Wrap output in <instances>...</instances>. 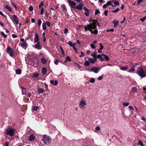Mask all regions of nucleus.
<instances>
[{
    "instance_id": "obj_58",
    "label": "nucleus",
    "mask_w": 146,
    "mask_h": 146,
    "mask_svg": "<svg viewBox=\"0 0 146 146\" xmlns=\"http://www.w3.org/2000/svg\"><path fill=\"white\" fill-rule=\"evenodd\" d=\"M11 4L15 8V10H17V8L16 5L13 3H11Z\"/></svg>"
},
{
    "instance_id": "obj_16",
    "label": "nucleus",
    "mask_w": 146,
    "mask_h": 146,
    "mask_svg": "<svg viewBox=\"0 0 146 146\" xmlns=\"http://www.w3.org/2000/svg\"><path fill=\"white\" fill-rule=\"evenodd\" d=\"M113 23L114 24V27H115L118 25L119 21L116 20H114L113 21Z\"/></svg>"
},
{
    "instance_id": "obj_10",
    "label": "nucleus",
    "mask_w": 146,
    "mask_h": 146,
    "mask_svg": "<svg viewBox=\"0 0 146 146\" xmlns=\"http://www.w3.org/2000/svg\"><path fill=\"white\" fill-rule=\"evenodd\" d=\"M39 36L37 32H36L35 37L34 38V43L38 42H39Z\"/></svg>"
},
{
    "instance_id": "obj_61",
    "label": "nucleus",
    "mask_w": 146,
    "mask_h": 146,
    "mask_svg": "<svg viewBox=\"0 0 146 146\" xmlns=\"http://www.w3.org/2000/svg\"><path fill=\"white\" fill-rule=\"evenodd\" d=\"M100 49L102 50L103 48H104V46L101 43L100 44Z\"/></svg>"
},
{
    "instance_id": "obj_62",
    "label": "nucleus",
    "mask_w": 146,
    "mask_h": 146,
    "mask_svg": "<svg viewBox=\"0 0 146 146\" xmlns=\"http://www.w3.org/2000/svg\"><path fill=\"white\" fill-rule=\"evenodd\" d=\"M0 15L4 17H6V16L4 15V14L3 13V12L2 11H0Z\"/></svg>"
},
{
    "instance_id": "obj_7",
    "label": "nucleus",
    "mask_w": 146,
    "mask_h": 146,
    "mask_svg": "<svg viewBox=\"0 0 146 146\" xmlns=\"http://www.w3.org/2000/svg\"><path fill=\"white\" fill-rule=\"evenodd\" d=\"M101 68L97 67H93L92 68L91 70L88 69V70L90 72H93L95 73H97L100 70Z\"/></svg>"
},
{
    "instance_id": "obj_31",
    "label": "nucleus",
    "mask_w": 146,
    "mask_h": 146,
    "mask_svg": "<svg viewBox=\"0 0 146 146\" xmlns=\"http://www.w3.org/2000/svg\"><path fill=\"white\" fill-rule=\"evenodd\" d=\"M61 8H62V10L63 11L66 10V8L65 5H61Z\"/></svg>"
},
{
    "instance_id": "obj_29",
    "label": "nucleus",
    "mask_w": 146,
    "mask_h": 146,
    "mask_svg": "<svg viewBox=\"0 0 146 146\" xmlns=\"http://www.w3.org/2000/svg\"><path fill=\"white\" fill-rule=\"evenodd\" d=\"M16 73L17 74H20L21 73V71L20 69H18L16 70Z\"/></svg>"
},
{
    "instance_id": "obj_63",
    "label": "nucleus",
    "mask_w": 146,
    "mask_h": 146,
    "mask_svg": "<svg viewBox=\"0 0 146 146\" xmlns=\"http://www.w3.org/2000/svg\"><path fill=\"white\" fill-rule=\"evenodd\" d=\"M102 55H100V54H98L97 56V58L98 59H100L102 57Z\"/></svg>"
},
{
    "instance_id": "obj_1",
    "label": "nucleus",
    "mask_w": 146,
    "mask_h": 146,
    "mask_svg": "<svg viewBox=\"0 0 146 146\" xmlns=\"http://www.w3.org/2000/svg\"><path fill=\"white\" fill-rule=\"evenodd\" d=\"M96 28V24L94 23H90L87 26H84V29L85 31H90L91 33H94L95 35L98 33V30L95 29Z\"/></svg>"
},
{
    "instance_id": "obj_15",
    "label": "nucleus",
    "mask_w": 146,
    "mask_h": 146,
    "mask_svg": "<svg viewBox=\"0 0 146 146\" xmlns=\"http://www.w3.org/2000/svg\"><path fill=\"white\" fill-rule=\"evenodd\" d=\"M50 83L51 84L54 86H56L58 84V82L57 80H50Z\"/></svg>"
},
{
    "instance_id": "obj_30",
    "label": "nucleus",
    "mask_w": 146,
    "mask_h": 146,
    "mask_svg": "<svg viewBox=\"0 0 146 146\" xmlns=\"http://www.w3.org/2000/svg\"><path fill=\"white\" fill-rule=\"evenodd\" d=\"M42 29L45 30H46V24H45L44 23H43L42 24Z\"/></svg>"
},
{
    "instance_id": "obj_56",
    "label": "nucleus",
    "mask_w": 146,
    "mask_h": 146,
    "mask_svg": "<svg viewBox=\"0 0 146 146\" xmlns=\"http://www.w3.org/2000/svg\"><path fill=\"white\" fill-rule=\"evenodd\" d=\"M29 10L31 11H33V7L31 6L29 7Z\"/></svg>"
},
{
    "instance_id": "obj_35",
    "label": "nucleus",
    "mask_w": 146,
    "mask_h": 146,
    "mask_svg": "<svg viewBox=\"0 0 146 146\" xmlns=\"http://www.w3.org/2000/svg\"><path fill=\"white\" fill-rule=\"evenodd\" d=\"M5 6V8L7 9L9 11H12V9H11V8L10 7H9V6H8L7 5H6Z\"/></svg>"
},
{
    "instance_id": "obj_46",
    "label": "nucleus",
    "mask_w": 146,
    "mask_h": 146,
    "mask_svg": "<svg viewBox=\"0 0 146 146\" xmlns=\"http://www.w3.org/2000/svg\"><path fill=\"white\" fill-rule=\"evenodd\" d=\"M1 33L3 36L4 37L6 38L7 37V35L5 34L3 31H1Z\"/></svg>"
},
{
    "instance_id": "obj_6",
    "label": "nucleus",
    "mask_w": 146,
    "mask_h": 146,
    "mask_svg": "<svg viewBox=\"0 0 146 146\" xmlns=\"http://www.w3.org/2000/svg\"><path fill=\"white\" fill-rule=\"evenodd\" d=\"M14 130L13 129L9 128L7 129L6 131V134L7 135L12 136L14 135Z\"/></svg>"
},
{
    "instance_id": "obj_19",
    "label": "nucleus",
    "mask_w": 146,
    "mask_h": 146,
    "mask_svg": "<svg viewBox=\"0 0 146 146\" xmlns=\"http://www.w3.org/2000/svg\"><path fill=\"white\" fill-rule=\"evenodd\" d=\"M39 75V74L38 73L35 72L32 74V76L33 77H38Z\"/></svg>"
},
{
    "instance_id": "obj_36",
    "label": "nucleus",
    "mask_w": 146,
    "mask_h": 146,
    "mask_svg": "<svg viewBox=\"0 0 146 146\" xmlns=\"http://www.w3.org/2000/svg\"><path fill=\"white\" fill-rule=\"evenodd\" d=\"M92 56L93 57H95L96 58V57H97V53H96L95 52H94L92 54Z\"/></svg>"
},
{
    "instance_id": "obj_49",
    "label": "nucleus",
    "mask_w": 146,
    "mask_h": 146,
    "mask_svg": "<svg viewBox=\"0 0 146 146\" xmlns=\"http://www.w3.org/2000/svg\"><path fill=\"white\" fill-rule=\"evenodd\" d=\"M103 75H102V76H100L98 78V79L99 80H101L103 78Z\"/></svg>"
},
{
    "instance_id": "obj_13",
    "label": "nucleus",
    "mask_w": 146,
    "mask_h": 146,
    "mask_svg": "<svg viewBox=\"0 0 146 146\" xmlns=\"http://www.w3.org/2000/svg\"><path fill=\"white\" fill-rule=\"evenodd\" d=\"M21 46L23 48L26 49L27 47L28 44L26 42H24L21 43Z\"/></svg>"
},
{
    "instance_id": "obj_48",
    "label": "nucleus",
    "mask_w": 146,
    "mask_h": 146,
    "mask_svg": "<svg viewBox=\"0 0 146 146\" xmlns=\"http://www.w3.org/2000/svg\"><path fill=\"white\" fill-rule=\"evenodd\" d=\"M146 19V16H145V17H143V18H141L140 19V20L143 22H144L145 20Z\"/></svg>"
},
{
    "instance_id": "obj_51",
    "label": "nucleus",
    "mask_w": 146,
    "mask_h": 146,
    "mask_svg": "<svg viewBox=\"0 0 146 146\" xmlns=\"http://www.w3.org/2000/svg\"><path fill=\"white\" fill-rule=\"evenodd\" d=\"M43 5V3L42 1H41V2L40 3V4L39 6V9L41 8V7Z\"/></svg>"
},
{
    "instance_id": "obj_59",
    "label": "nucleus",
    "mask_w": 146,
    "mask_h": 146,
    "mask_svg": "<svg viewBox=\"0 0 146 146\" xmlns=\"http://www.w3.org/2000/svg\"><path fill=\"white\" fill-rule=\"evenodd\" d=\"M106 31L107 32H109L110 31H111V32H113L114 31V29H107V30H106Z\"/></svg>"
},
{
    "instance_id": "obj_47",
    "label": "nucleus",
    "mask_w": 146,
    "mask_h": 146,
    "mask_svg": "<svg viewBox=\"0 0 146 146\" xmlns=\"http://www.w3.org/2000/svg\"><path fill=\"white\" fill-rule=\"evenodd\" d=\"M44 9L43 7H42L40 10V14L41 15H42L43 14L44 11Z\"/></svg>"
},
{
    "instance_id": "obj_41",
    "label": "nucleus",
    "mask_w": 146,
    "mask_h": 146,
    "mask_svg": "<svg viewBox=\"0 0 146 146\" xmlns=\"http://www.w3.org/2000/svg\"><path fill=\"white\" fill-rule=\"evenodd\" d=\"M143 0H138L137 1V5H139L140 4H141V2L143 1Z\"/></svg>"
},
{
    "instance_id": "obj_37",
    "label": "nucleus",
    "mask_w": 146,
    "mask_h": 146,
    "mask_svg": "<svg viewBox=\"0 0 146 146\" xmlns=\"http://www.w3.org/2000/svg\"><path fill=\"white\" fill-rule=\"evenodd\" d=\"M119 10V8H117L114 10H112L111 11V12L114 13H115L118 12Z\"/></svg>"
},
{
    "instance_id": "obj_26",
    "label": "nucleus",
    "mask_w": 146,
    "mask_h": 146,
    "mask_svg": "<svg viewBox=\"0 0 146 146\" xmlns=\"http://www.w3.org/2000/svg\"><path fill=\"white\" fill-rule=\"evenodd\" d=\"M41 62L43 64H45L46 63V61L45 59L42 58L41 60Z\"/></svg>"
},
{
    "instance_id": "obj_21",
    "label": "nucleus",
    "mask_w": 146,
    "mask_h": 146,
    "mask_svg": "<svg viewBox=\"0 0 146 146\" xmlns=\"http://www.w3.org/2000/svg\"><path fill=\"white\" fill-rule=\"evenodd\" d=\"M68 44L71 47H74L75 43H72V42L70 41L68 42Z\"/></svg>"
},
{
    "instance_id": "obj_57",
    "label": "nucleus",
    "mask_w": 146,
    "mask_h": 146,
    "mask_svg": "<svg viewBox=\"0 0 146 146\" xmlns=\"http://www.w3.org/2000/svg\"><path fill=\"white\" fill-rule=\"evenodd\" d=\"M90 46L93 49H94L95 48V46L93 44H90Z\"/></svg>"
},
{
    "instance_id": "obj_38",
    "label": "nucleus",
    "mask_w": 146,
    "mask_h": 146,
    "mask_svg": "<svg viewBox=\"0 0 146 146\" xmlns=\"http://www.w3.org/2000/svg\"><path fill=\"white\" fill-rule=\"evenodd\" d=\"M100 13V12L98 9H97L95 11V15Z\"/></svg>"
},
{
    "instance_id": "obj_24",
    "label": "nucleus",
    "mask_w": 146,
    "mask_h": 146,
    "mask_svg": "<svg viewBox=\"0 0 146 146\" xmlns=\"http://www.w3.org/2000/svg\"><path fill=\"white\" fill-rule=\"evenodd\" d=\"M89 22L90 23H94L96 24L97 21L95 20H92V18H90L89 20Z\"/></svg>"
},
{
    "instance_id": "obj_40",
    "label": "nucleus",
    "mask_w": 146,
    "mask_h": 146,
    "mask_svg": "<svg viewBox=\"0 0 146 146\" xmlns=\"http://www.w3.org/2000/svg\"><path fill=\"white\" fill-rule=\"evenodd\" d=\"M95 80L93 78H91L90 80V82L92 83H94L95 82Z\"/></svg>"
},
{
    "instance_id": "obj_3",
    "label": "nucleus",
    "mask_w": 146,
    "mask_h": 146,
    "mask_svg": "<svg viewBox=\"0 0 146 146\" xmlns=\"http://www.w3.org/2000/svg\"><path fill=\"white\" fill-rule=\"evenodd\" d=\"M51 137L47 135H43L42 138V140L44 143L47 145H49L51 143Z\"/></svg>"
},
{
    "instance_id": "obj_33",
    "label": "nucleus",
    "mask_w": 146,
    "mask_h": 146,
    "mask_svg": "<svg viewBox=\"0 0 146 146\" xmlns=\"http://www.w3.org/2000/svg\"><path fill=\"white\" fill-rule=\"evenodd\" d=\"M138 145H139L141 146H144L143 143L142 141L140 140H139L138 141Z\"/></svg>"
},
{
    "instance_id": "obj_23",
    "label": "nucleus",
    "mask_w": 146,
    "mask_h": 146,
    "mask_svg": "<svg viewBox=\"0 0 146 146\" xmlns=\"http://www.w3.org/2000/svg\"><path fill=\"white\" fill-rule=\"evenodd\" d=\"M38 91L39 94H42L44 92V90L43 88H39L38 89Z\"/></svg>"
},
{
    "instance_id": "obj_44",
    "label": "nucleus",
    "mask_w": 146,
    "mask_h": 146,
    "mask_svg": "<svg viewBox=\"0 0 146 146\" xmlns=\"http://www.w3.org/2000/svg\"><path fill=\"white\" fill-rule=\"evenodd\" d=\"M71 61V60L69 56H68L66 57V61H68L69 62H70Z\"/></svg>"
},
{
    "instance_id": "obj_64",
    "label": "nucleus",
    "mask_w": 146,
    "mask_h": 146,
    "mask_svg": "<svg viewBox=\"0 0 146 146\" xmlns=\"http://www.w3.org/2000/svg\"><path fill=\"white\" fill-rule=\"evenodd\" d=\"M12 37L13 38H16L17 37V36L15 34H12Z\"/></svg>"
},
{
    "instance_id": "obj_9",
    "label": "nucleus",
    "mask_w": 146,
    "mask_h": 146,
    "mask_svg": "<svg viewBox=\"0 0 146 146\" xmlns=\"http://www.w3.org/2000/svg\"><path fill=\"white\" fill-rule=\"evenodd\" d=\"M33 47L37 49L38 50H40L42 48V46L40 45V42H37L36 44L33 46Z\"/></svg>"
},
{
    "instance_id": "obj_34",
    "label": "nucleus",
    "mask_w": 146,
    "mask_h": 146,
    "mask_svg": "<svg viewBox=\"0 0 146 146\" xmlns=\"http://www.w3.org/2000/svg\"><path fill=\"white\" fill-rule=\"evenodd\" d=\"M39 107L38 106H34L33 108V110L34 111L38 110L39 109Z\"/></svg>"
},
{
    "instance_id": "obj_43",
    "label": "nucleus",
    "mask_w": 146,
    "mask_h": 146,
    "mask_svg": "<svg viewBox=\"0 0 146 146\" xmlns=\"http://www.w3.org/2000/svg\"><path fill=\"white\" fill-rule=\"evenodd\" d=\"M129 104V102H123L122 103V104L123 106H127Z\"/></svg>"
},
{
    "instance_id": "obj_18",
    "label": "nucleus",
    "mask_w": 146,
    "mask_h": 146,
    "mask_svg": "<svg viewBox=\"0 0 146 146\" xmlns=\"http://www.w3.org/2000/svg\"><path fill=\"white\" fill-rule=\"evenodd\" d=\"M86 105V103L85 101H81L80 104H79V105L81 107H83L85 105Z\"/></svg>"
},
{
    "instance_id": "obj_32",
    "label": "nucleus",
    "mask_w": 146,
    "mask_h": 146,
    "mask_svg": "<svg viewBox=\"0 0 146 146\" xmlns=\"http://www.w3.org/2000/svg\"><path fill=\"white\" fill-rule=\"evenodd\" d=\"M45 33H42V37H43V41L44 42H45L46 41V38L45 35Z\"/></svg>"
},
{
    "instance_id": "obj_2",
    "label": "nucleus",
    "mask_w": 146,
    "mask_h": 146,
    "mask_svg": "<svg viewBox=\"0 0 146 146\" xmlns=\"http://www.w3.org/2000/svg\"><path fill=\"white\" fill-rule=\"evenodd\" d=\"M135 73L142 78L146 77V71L144 70L141 66H139L137 67Z\"/></svg>"
},
{
    "instance_id": "obj_17",
    "label": "nucleus",
    "mask_w": 146,
    "mask_h": 146,
    "mask_svg": "<svg viewBox=\"0 0 146 146\" xmlns=\"http://www.w3.org/2000/svg\"><path fill=\"white\" fill-rule=\"evenodd\" d=\"M83 6V5L82 3H80L79 5H77L75 7V8L78 9L80 10L82 9V8Z\"/></svg>"
},
{
    "instance_id": "obj_53",
    "label": "nucleus",
    "mask_w": 146,
    "mask_h": 146,
    "mask_svg": "<svg viewBox=\"0 0 146 146\" xmlns=\"http://www.w3.org/2000/svg\"><path fill=\"white\" fill-rule=\"evenodd\" d=\"M46 24L47 25L48 27H50V22H46Z\"/></svg>"
},
{
    "instance_id": "obj_11",
    "label": "nucleus",
    "mask_w": 146,
    "mask_h": 146,
    "mask_svg": "<svg viewBox=\"0 0 146 146\" xmlns=\"http://www.w3.org/2000/svg\"><path fill=\"white\" fill-rule=\"evenodd\" d=\"M69 3L70 6L73 9L75 8L76 3L75 2L72 1H69Z\"/></svg>"
},
{
    "instance_id": "obj_54",
    "label": "nucleus",
    "mask_w": 146,
    "mask_h": 146,
    "mask_svg": "<svg viewBox=\"0 0 146 146\" xmlns=\"http://www.w3.org/2000/svg\"><path fill=\"white\" fill-rule=\"evenodd\" d=\"M54 63L56 65L58 64V60L57 59H55L54 60Z\"/></svg>"
},
{
    "instance_id": "obj_50",
    "label": "nucleus",
    "mask_w": 146,
    "mask_h": 146,
    "mask_svg": "<svg viewBox=\"0 0 146 146\" xmlns=\"http://www.w3.org/2000/svg\"><path fill=\"white\" fill-rule=\"evenodd\" d=\"M119 4V2L118 1H116L114 3V5H118Z\"/></svg>"
},
{
    "instance_id": "obj_14",
    "label": "nucleus",
    "mask_w": 146,
    "mask_h": 146,
    "mask_svg": "<svg viewBox=\"0 0 146 146\" xmlns=\"http://www.w3.org/2000/svg\"><path fill=\"white\" fill-rule=\"evenodd\" d=\"M129 67L128 66V65L124 67H120V70L123 71H126L128 69H129Z\"/></svg>"
},
{
    "instance_id": "obj_55",
    "label": "nucleus",
    "mask_w": 146,
    "mask_h": 146,
    "mask_svg": "<svg viewBox=\"0 0 146 146\" xmlns=\"http://www.w3.org/2000/svg\"><path fill=\"white\" fill-rule=\"evenodd\" d=\"M81 54L79 55V57L80 58H82V57H84V53L83 52H81Z\"/></svg>"
},
{
    "instance_id": "obj_12",
    "label": "nucleus",
    "mask_w": 146,
    "mask_h": 146,
    "mask_svg": "<svg viewBox=\"0 0 146 146\" xmlns=\"http://www.w3.org/2000/svg\"><path fill=\"white\" fill-rule=\"evenodd\" d=\"M35 139V137L33 134H31L28 140L30 141H34Z\"/></svg>"
},
{
    "instance_id": "obj_39",
    "label": "nucleus",
    "mask_w": 146,
    "mask_h": 146,
    "mask_svg": "<svg viewBox=\"0 0 146 146\" xmlns=\"http://www.w3.org/2000/svg\"><path fill=\"white\" fill-rule=\"evenodd\" d=\"M42 23V21L40 19H39L38 20V24L39 26H40Z\"/></svg>"
},
{
    "instance_id": "obj_4",
    "label": "nucleus",
    "mask_w": 146,
    "mask_h": 146,
    "mask_svg": "<svg viewBox=\"0 0 146 146\" xmlns=\"http://www.w3.org/2000/svg\"><path fill=\"white\" fill-rule=\"evenodd\" d=\"M138 64V63H131L128 65V66L130 68V69H129L127 72L129 73H135V69L137 68L136 67V65Z\"/></svg>"
},
{
    "instance_id": "obj_5",
    "label": "nucleus",
    "mask_w": 146,
    "mask_h": 146,
    "mask_svg": "<svg viewBox=\"0 0 146 146\" xmlns=\"http://www.w3.org/2000/svg\"><path fill=\"white\" fill-rule=\"evenodd\" d=\"M11 19L15 25H17L19 24V19L16 15H12Z\"/></svg>"
},
{
    "instance_id": "obj_20",
    "label": "nucleus",
    "mask_w": 146,
    "mask_h": 146,
    "mask_svg": "<svg viewBox=\"0 0 146 146\" xmlns=\"http://www.w3.org/2000/svg\"><path fill=\"white\" fill-rule=\"evenodd\" d=\"M137 88L136 87H134L132 88V90H131V92L133 93H134L137 92Z\"/></svg>"
},
{
    "instance_id": "obj_45",
    "label": "nucleus",
    "mask_w": 146,
    "mask_h": 146,
    "mask_svg": "<svg viewBox=\"0 0 146 146\" xmlns=\"http://www.w3.org/2000/svg\"><path fill=\"white\" fill-rule=\"evenodd\" d=\"M68 31V30L67 28H65L64 30V34H66Z\"/></svg>"
},
{
    "instance_id": "obj_27",
    "label": "nucleus",
    "mask_w": 146,
    "mask_h": 146,
    "mask_svg": "<svg viewBox=\"0 0 146 146\" xmlns=\"http://www.w3.org/2000/svg\"><path fill=\"white\" fill-rule=\"evenodd\" d=\"M47 71L46 69L44 67L42 68V74H46V73Z\"/></svg>"
},
{
    "instance_id": "obj_60",
    "label": "nucleus",
    "mask_w": 146,
    "mask_h": 146,
    "mask_svg": "<svg viewBox=\"0 0 146 146\" xmlns=\"http://www.w3.org/2000/svg\"><path fill=\"white\" fill-rule=\"evenodd\" d=\"M108 11L107 10H105L104 13V14L106 16L108 15Z\"/></svg>"
},
{
    "instance_id": "obj_8",
    "label": "nucleus",
    "mask_w": 146,
    "mask_h": 146,
    "mask_svg": "<svg viewBox=\"0 0 146 146\" xmlns=\"http://www.w3.org/2000/svg\"><path fill=\"white\" fill-rule=\"evenodd\" d=\"M6 52L11 56L13 57L14 56L13 50L11 48L8 47L7 49Z\"/></svg>"
},
{
    "instance_id": "obj_25",
    "label": "nucleus",
    "mask_w": 146,
    "mask_h": 146,
    "mask_svg": "<svg viewBox=\"0 0 146 146\" xmlns=\"http://www.w3.org/2000/svg\"><path fill=\"white\" fill-rule=\"evenodd\" d=\"M88 60L89 62H90L91 63H94V60L92 58H88Z\"/></svg>"
},
{
    "instance_id": "obj_22",
    "label": "nucleus",
    "mask_w": 146,
    "mask_h": 146,
    "mask_svg": "<svg viewBox=\"0 0 146 146\" xmlns=\"http://www.w3.org/2000/svg\"><path fill=\"white\" fill-rule=\"evenodd\" d=\"M102 56H103V57L105 58V59L106 60H109V58L108 56L107 55L104 54H102Z\"/></svg>"
},
{
    "instance_id": "obj_42",
    "label": "nucleus",
    "mask_w": 146,
    "mask_h": 146,
    "mask_svg": "<svg viewBox=\"0 0 146 146\" xmlns=\"http://www.w3.org/2000/svg\"><path fill=\"white\" fill-rule=\"evenodd\" d=\"M60 50H61V52H62V54L63 55H65L64 52V50H63L61 46H60Z\"/></svg>"
},
{
    "instance_id": "obj_52",
    "label": "nucleus",
    "mask_w": 146,
    "mask_h": 146,
    "mask_svg": "<svg viewBox=\"0 0 146 146\" xmlns=\"http://www.w3.org/2000/svg\"><path fill=\"white\" fill-rule=\"evenodd\" d=\"M107 5L108 6L110 5H111V1H109L107 2V3H106Z\"/></svg>"
},
{
    "instance_id": "obj_28",
    "label": "nucleus",
    "mask_w": 146,
    "mask_h": 146,
    "mask_svg": "<svg viewBox=\"0 0 146 146\" xmlns=\"http://www.w3.org/2000/svg\"><path fill=\"white\" fill-rule=\"evenodd\" d=\"M90 65V63L88 60H86L85 62L84 65L85 66H88Z\"/></svg>"
}]
</instances>
